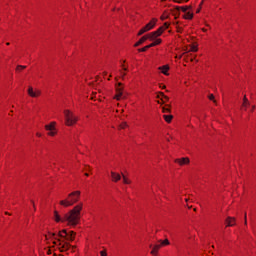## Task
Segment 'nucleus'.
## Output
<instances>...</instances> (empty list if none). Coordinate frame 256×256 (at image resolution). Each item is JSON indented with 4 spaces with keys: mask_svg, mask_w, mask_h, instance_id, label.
<instances>
[{
    "mask_svg": "<svg viewBox=\"0 0 256 256\" xmlns=\"http://www.w3.org/2000/svg\"><path fill=\"white\" fill-rule=\"evenodd\" d=\"M81 211H83V203H79L66 213V224L68 227H77L81 223Z\"/></svg>",
    "mask_w": 256,
    "mask_h": 256,
    "instance_id": "1",
    "label": "nucleus"
},
{
    "mask_svg": "<svg viewBox=\"0 0 256 256\" xmlns=\"http://www.w3.org/2000/svg\"><path fill=\"white\" fill-rule=\"evenodd\" d=\"M79 199H81V191L76 190L68 194L66 199L61 200L59 205H61V207H73L75 203H79Z\"/></svg>",
    "mask_w": 256,
    "mask_h": 256,
    "instance_id": "2",
    "label": "nucleus"
},
{
    "mask_svg": "<svg viewBox=\"0 0 256 256\" xmlns=\"http://www.w3.org/2000/svg\"><path fill=\"white\" fill-rule=\"evenodd\" d=\"M79 121V116L71 110H64V123L66 127H74Z\"/></svg>",
    "mask_w": 256,
    "mask_h": 256,
    "instance_id": "3",
    "label": "nucleus"
},
{
    "mask_svg": "<svg viewBox=\"0 0 256 256\" xmlns=\"http://www.w3.org/2000/svg\"><path fill=\"white\" fill-rule=\"evenodd\" d=\"M56 121H51L48 124L44 125V130L46 131L47 137H57L59 135V128L57 127Z\"/></svg>",
    "mask_w": 256,
    "mask_h": 256,
    "instance_id": "4",
    "label": "nucleus"
},
{
    "mask_svg": "<svg viewBox=\"0 0 256 256\" xmlns=\"http://www.w3.org/2000/svg\"><path fill=\"white\" fill-rule=\"evenodd\" d=\"M76 235L77 233H75V231L70 230L67 232L66 229H63L58 233V237L67 243L75 241Z\"/></svg>",
    "mask_w": 256,
    "mask_h": 256,
    "instance_id": "5",
    "label": "nucleus"
},
{
    "mask_svg": "<svg viewBox=\"0 0 256 256\" xmlns=\"http://www.w3.org/2000/svg\"><path fill=\"white\" fill-rule=\"evenodd\" d=\"M54 245L60 251V253H65L71 249V244L62 238L54 240Z\"/></svg>",
    "mask_w": 256,
    "mask_h": 256,
    "instance_id": "6",
    "label": "nucleus"
},
{
    "mask_svg": "<svg viewBox=\"0 0 256 256\" xmlns=\"http://www.w3.org/2000/svg\"><path fill=\"white\" fill-rule=\"evenodd\" d=\"M114 99L116 101H121V99H125V84L119 82L115 85Z\"/></svg>",
    "mask_w": 256,
    "mask_h": 256,
    "instance_id": "7",
    "label": "nucleus"
},
{
    "mask_svg": "<svg viewBox=\"0 0 256 256\" xmlns=\"http://www.w3.org/2000/svg\"><path fill=\"white\" fill-rule=\"evenodd\" d=\"M157 25V18H152L149 23H147L144 27H142L139 32L138 35L141 36L145 33H147V31H151V29H154V27Z\"/></svg>",
    "mask_w": 256,
    "mask_h": 256,
    "instance_id": "8",
    "label": "nucleus"
},
{
    "mask_svg": "<svg viewBox=\"0 0 256 256\" xmlns=\"http://www.w3.org/2000/svg\"><path fill=\"white\" fill-rule=\"evenodd\" d=\"M53 219L55 223H66V214H61L59 211L55 210L53 214Z\"/></svg>",
    "mask_w": 256,
    "mask_h": 256,
    "instance_id": "9",
    "label": "nucleus"
},
{
    "mask_svg": "<svg viewBox=\"0 0 256 256\" xmlns=\"http://www.w3.org/2000/svg\"><path fill=\"white\" fill-rule=\"evenodd\" d=\"M45 239H46L47 243H53V245H55V241H57V239H59V234H55L53 232H48L47 234H45Z\"/></svg>",
    "mask_w": 256,
    "mask_h": 256,
    "instance_id": "10",
    "label": "nucleus"
},
{
    "mask_svg": "<svg viewBox=\"0 0 256 256\" xmlns=\"http://www.w3.org/2000/svg\"><path fill=\"white\" fill-rule=\"evenodd\" d=\"M28 95L29 97L37 98L41 97V90L35 89L32 86L28 87Z\"/></svg>",
    "mask_w": 256,
    "mask_h": 256,
    "instance_id": "11",
    "label": "nucleus"
},
{
    "mask_svg": "<svg viewBox=\"0 0 256 256\" xmlns=\"http://www.w3.org/2000/svg\"><path fill=\"white\" fill-rule=\"evenodd\" d=\"M250 107L251 103L249 102V99H247V96H244L242 100L241 111H249Z\"/></svg>",
    "mask_w": 256,
    "mask_h": 256,
    "instance_id": "12",
    "label": "nucleus"
},
{
    "mask_svg": "<svg viewBox=\"0 0 256 256\" xmlns=\"http://www.w3.org/2000/svg\"><path fill=\"white\" fill-rule=\"evenodd\" d=\"M110 178L113 183H119V181H121V174L115 171H111Z\"/></svg>",
    "mask_w": 256,
    "mask_h": 256,
    "instance_id": "13",
    "label": "nucleus"
},
{
    "mask_svg": "<svg viewBox=\"0 0 256 256\" xmlns=\"http://www.w3.org/2000/svg\"><path fill=\"white\" fill-rule=\"evenodd\" d=\"M174 163H177V165H180V167H183V165H189L190 160L187 157L177 158L174 160Z\"/></svg>",
    "mask_w": 256,
    "mask_h": 256,
    "instance_id": "14",
    "label": "nucleus"
},
{
    "mask_svg": "<svg viewBox=\"0 0 256 256\" xmlns=\"http://www.w3.org/2000/svg\"><path fill=\"white\" fill-rule=\"evenodd\" d=\"M237 220L235 217L228 216L225 220L226 227H235Z\"/></svg>",
    "mask_w": 256,
    "mask_h": 256,
    "instance_id": "15",
    "label": "nucleus"
},
{
    "mask_svg": "<svg viewBox=\"0 0 256 256\" xmlns=\"http://www.w3.org/2000/svg\"><path fill=\"white\" fill-rule=\"evenodd\" d=\"M158 37H161V36L157 31L146 34V39H148L149 41H155V39H158Z\"/></svg>",
    "mask_w": 256,
    "mask_h": 256,
    "instance_id": "16",
    "label": "nucleus"
},
{
    "mask_svg": "<svg viewBox=\"0 0 256 256\" xmlns=\"http://www.w3.org/2000/svg\"><path fill=\"white\" fill-rule=\"evenodd\" d=\"M183 55H184V60L186 61V63H189V61H191V62L195 61V55L189 53V51L184 52Z\"/></svg>",
    "mask_w": 256,
    "mask_h": 256,
    "instance_id": "17",
    "label": "nucleus"
},
{
    "mask_svg": "<svg viewBox=\"0 0 256 256\" xmlns=\"http://www.w3.org/2000/svg\"><path fill=\"white\" fill-rule=\"evenodd\" d=\"M129 72V67H124L123 69L119 70V77L122 81H125V77H127V73Z\"/></svg>",
    "mask_w": 256,
    "mask_h": 256,
    "instance_id": "18",
    "label": "nucleus"
},
{
    "mask_svg": "<svg viewBox=\"0 0 256 256\" xmlns=\"http://www.w3.org/2000/svg\"><path fill=\"white\" fill-rule=\"evenodd\" d=\"M161 247H162V246H161L160 243L155 244V245L152 247L151 255L157 256V254L159 253V249H161Z\"/></svg>",
    "mask_w": 256,
    "mask_h": 256,
    "instance_id": "19",
    "label": "nucleus"
},
{
    "mask_svg": "<svg viewBox=\"0 0 256 256\" xmlns=\"http://www.w3.org/2000/svg\"><path fill=\"white\" fill-rule=\"evenodd\" d=\"M159 70L163 75L169 76V65L160 66Z\"/></svg>",
    "mask_w": 256,
    "mask_h": 256,
    "instance_id": "20",
    "label": "nucleus"
},
{
    "mask_svg": "<svg viewBox=\"0 0 256 256\" xmlns=\"http://www.w3.org/2000/svg\"><path fill=\"white\" fill-rule=\"evenodd\" d=\"M145 41H148L146 35L142 36V37L139 39V41H137V42L134 44V47H139V45H143V43H145Z\"/></svg>",
    "mask_w": 256,
    "mask_h": 256,
    "instance_id": "21",
    "label": "nucleus"
},
{
    "mask_svg": "<svg viewBox=\"0 0 256 256\" xmlns=\"http://www.w3.org/2000/svg\"><path fill=\"white\" fill-rule=\"evenodd\" d=\"M152 41L153 42L150 43V47H157V45H161V43H163V40L161 38H156Z\"/></svg>",
    "mask_w": 256,
    "mask_h": 256,
    "instance_id": "22",
    "label": "nucleus"
},
{
    "mask_svg": "<svg viewBox=\"0 0 256 256\" xmlns=\"http://www.w3.org/2000/svg\"><path fill=\"white\" fill-rule=\"evenodd\" d=\"M199 51V48L197 47V44L190 45V48L188 49V53H197Z\"/></svg>",
    "mask_w": 256,
    "mask_h": 256,
    "instance_id": "23",
    "label": "nucleus"
},
{
    "mask_svg": "<svg viewBox=\"0 0 256 256\" xmlns=\"http://www.w3.org/2000/svg\"><path fill=\"white\" fill-rule=\"evenodd\" d=\"M184 19H193V11L192 10H189L188 12H184V15H183Z\"/></svg>",
    "mask_w": 256,
    "mask_h": 256,
    "instance_id": "24",
    "label": "nucleus"
},
{
    "mask_svg": "<svg viewBox=\"0 0 256 256\" xmlns=\"http://www.w3.org/2000/svg\"><path fill=\"white\" fill-rule=\"evenodd\" d=\"M149 49H151V45H150V44L144 46L143 48H139V49H138V52H139V53H145V51H149Z\"/></svg>",
    "mask_w": 256,
    "mask_h": 256,
    "instance_id": "25",
    "label": "nucleus"
},
{
    "mask_svg": "<svg viewBox=\"0 0 256 256\" xmlns=\"http://www.w3.org/2000/svg\"><path fill=\"white\" fill-rule=\"evenodd\" d=\"M163 119L166 123H171V121H173V115H163Z\"/></svg>",
    "mask_w": 256,
    "mask_h": 256,
    "instance_id": "26",
    "label": "nucleus"
},
{
    "mask_svg": "<svg viewBox=\"0 0 256 256\" xmlns=\"http://www.w3.org/2000/svg\"><path fill=\"white\" fill-rule=\"evenodd\" d=\"M165 28L163 26H160L157 30L156 33H158V35L162 36L163 33H165Z\"/></svg>",
    "mask_w": 256,
    "mask_h": 256,
    "instance_id": "27",
    "label": "nucleus"
},
{
    "mask_svg": "<svg viewBox=\"0 0 256 256\" xmlns=\"http://www.w3.org/2000/svg\"><path fill=\"white\" fill-rule=\"evenodd\" d=\"M123 183H124V185H131V179H129L127 176L123 175Z\"/></svg>",
    "mask_w": 256,
    "mask_h": 256,
    "instance_id": "28",
    "label": "nucleus"
},
{
    "mask_svg": "<svg viewBox=\"0 0 256 256\" xmlns=\"http://www.w3.org/2000/svg\"><path fill=\"white\" fill-rule=\"evenodd\" d=\"M24 69H27V66L18 65V66L16 67L17 73H21V71H24Z\"/></svg>",
    "mask_w": 256,
    "mask_h": 256,
    "instance_id": "29",
    "label": "nucleus"
},
{
    "mask_svg": "<svg viewBox=\"0 0 256 256\" xmlns=\"http://www.w3.org/2000/svg\"><path fill=\"white\" fill-rule=\"evenodd\" d=\"M163 113H170L171 112V106L166 105L162 108Z\"/></svg>",
    "mask_w": 256,
    "mask_h": 256,
    "instance_id": "30",
    "label": "nucleus"
},
{
    "mask_svg": "<svg viewBox=\"0 0 256 256\" xmlns=\"http://www.w3.org/2000/svg\"><path fill=\"white\" fill-rule=\"evenodd\" d=\"M180 9L183 13H187L188 11H191V7L189 6H182Z\"/></svg>",
    "mask_w": 256,
    "mask_h": 256,
    "instance_id": "31",
    "label": "nucleus"
},
{
    "mask_svg": "<svg viewBox=\"0 0 256 256\" xmlns=\"http://www.w3.org/2000/svg\"><path fill=\"white\" fill-rule=\"evenodd\" d=\"M159 244L161 245V247H166V245H169V240L165 239V240L159 242Z\"/></svg>",
    "mask_w": 256,
    "mask_h": 256,
    "instance_id": "32",
    "label": "nucleus"
},
{
    "mask_svg": "<svg viewBox=\"0 0 256 256\" xmlns=\"http://www.w3.org/2000/svg\"><path fill=\"white\" fill-rule=\"evenodd\" d=\"M165 93L163 92H159L158 95H157V98L160 99V101H163V99L165 98Z\"/></svg>",
    "mask_w": 256,
    "mask_h": 256,
    "instance_id": "33",
    "label": "nucleus"
},
{
    "mask_svg": "<svg viewBox=\"0 0 256 256\" xmlns=\"http://www.w3.org/2000/svg\"><path fill=\"white\" fill-rule=\"evenodd\" d=\"M129 127V125H127V122H122L120 125H119V129H127Z\"/></svg>",
    "mask_w": 256,
    "mask_h": 256,
    "instance_id": "34",
    "label": "nucleus"
},
{
    "mask_svg": "<svg viewBox=\"0 0 256 256\" xmlns=\"http://www.w3.org/2000/svg\"><path fill=\"white\" fill-rule=\"evenodd\" d=\"M201 9H203V0L199 4L198 8L196 9V13H201Z\"/></svg>",
    "mask_w": 256,
    "mask_h": 256,
    "instance_id": "35",
    "label": "nucleus"
},
{
    "mask_svg": "<svg viewBox=\"0 0 256 256\" xmlns=\"http://www.w3.org/2000/svg\"><path fill=\"white\" fill-rule=\"evenodd\" d=\"M255 109H256V106L255 105H251L248 109V113H254L255 112Z\"/></svg>",
    "mask_w": 256,
    "mask_h": 256,
    "instance_id": "36",
    "label": "nucleus"
},
{
    "mask_svg": "<svg viewBox=\"0 0 256 256\" xmlns=\"http://www.w3.org/2000/svg\"><path fill=\"white\" fill-rule=\"evenodd\" d=\"M169 101V96H164L163 100L158 101V103H167Z\"/></svg>",
    "mask_w": 256,
    "mask_h": 256,
    "instance_id": "37",
    "label": "nucleus"
},
{
    "mask_svg": "<svg viewBox=\"0 0 256 256\" xmlns=\"http://www.w3.org/2000/svg\"><path fill=\"white\" fill-rule=\"evenodd\" d=\"M169 25H171L169 22H165L162 27L164 28V30L167 31V28L169 27Z\"/></svg>",
    "mask_w": 256,
    "mask_h": 256,
    "instance_id": "38",
    "label": "nucleus"
},
{
    "mask_svg": "<svg viewBox=\"0 0 256 256\" xmlns=\"http://www.w3.org/2000/svg\"><path fill=\"white\" fill-rule=\"evenodd\" d=\"M208 99H209L210 101H213V102L215 103V96H214L213 94H210V95L208 96Z\"/></svg>",
    "mask_w": 256,
    "mask_h": 256,
    "instance_id": "39",
    "label": "nucleus"
},
{
    "mask_svg": "<svg viewBox=\"0 0 256 256\" xmlns=\"http://www.w3.org/2000/svg\"><path fill=\"white\" fill-rule=\"evenodd\" d=\"M101 256H107V250H102L100 251Z\"/></svg>",
    "mask_w": 256,
    "mask_h": 256,
    "instance_id": "40",
    "label": "nucleus"
},
{
    "mask_svg": "<svg viewBox=\"0 0 256 256\" xmlns=\"http://www.w3.org/2000/svg\"><path fill=\"white\" fill-rule=\"evenodd\" d=\"M176 3H187L189 0H174Z\"/></svg>",
    "mask_w": 256,
    "mask_h": 256,
    "instance_id": "41",
    "label": "nucleus"
},
{
    "mask_svg": "<svg viewBox=\"0 0 256 256\" xmlns=\"http://www.w3.org/2000/svg\"><path fill=\"white\" fill-rule=\"evenodd\" d=\"M91 99H97V92H92Z\"/></svg>",
    "mask_w": 256,
    "mask_h": 256,
    "instance_id": "42",
    "label": "nucleus"
},
{
    "mask_svg": "<svg viewBox=\"0 0 256 256\" xmlns=\"http://www.w3.org/2000/svg\"><path fill=\"white\" fill-rule=\"evenodd\" d=\"M70 249L72 253H75V251L77 250V246H70Z\"/></svg>",
    "mask_w": 256,
    "mask_h": 256,
    "instance_id": "43",
    "label": "nucleus"
},
{
    "mask_svg": "<svg viewBox=\"0 0 256 256\" xmlns=\"http://www.w3.org/2000/svg\"><path fill=\"white\" fill-rule=\"evenodd\" d=\"M36 137H38L39 139H41V137H43V134L41 132H37L36 133Z\"/></svg>",
    "mask_w": 256,
    "mask_h": 256,
    "instance_id": "44",
    "label": "nucleus"
},
{
    "mask_svg": "<svg viewBox=\"0 0 256 256\" xmlns=\"http://www.w3.org/2000/svg\"><path fill=\"white\" fill-rule=\"evenodd\" d=\"M177 33H183V27H178L177 28Z\"/></svg>",
    "mask_w": 256,
    "mask_h": 256,
    "instance_id": "45",
    "label": "nucleus"
},
{
    "mask_svg": "<svg viewBox=\"0 0 256 256\" xmlns=\"http://www.w3.org/2000/svg\"><path fill=\"white\" fill-rule=\"evenodd\" d=\"M85 171H91V167L90 166H85Z\"/></svg>",
    "mask_w": 256,
    "mask_h": 256,
    "instance_id": "46",
    "label": "nucleus"
},
{
    "mask_svg": "<svg viewBox=\"0 0 256 256\" xmlns=\"http://www.w3.org/2000/svg\"><path fill=\"white\" fill-rule=\"evenodd\" d=\"M184 55L176 56V59H183Z\"/></svg>",
    "mask_w": 256,
    "mask_h": 256,
    "instance_id": "47",
    "label": "nucleus"
},
{
    "mask_svg": "<svg viewBox=\"0 0 256 256\" xmlns=\"http://www.w3.org/2000/svg\"><path fill=\"white\" fill-rule=\"evenodd\" d=\"M165 19H167V17H165V15H162V16H161V20H162V21H165Z\"/></svg>",
    "mask_w": 256,
    "mask_h": 256,
    "instance_id": "48",
    "label": "nucleus"
},
{
    "mask_svg": "<svg viewBox=\"0 0 256 256\" xmlns=\"http://www.w3.org/2000/svg\"><path fill=\"white\" fill-rule=\"evenodd\" d=\"M203 33H207V28H202Z\"/></svg>",
    "mask_w": 256,
    "mask_h": 256,
    "instance_id": "49",
    "label": "nucleus"
},
{
    "mask_svg": "<svg viewBox=\"0 0 256 256\" xmlns=\"http://www.w3.org/2000/svg\"><path fill=\"white\" fill-rule=\"evenodd\" d=\"M185 203H189V198H184Z\"/></svg>",
    "mask_w": 256,
    "mask_h": 256,
    "instance_id": "50",
    "label": "nucleus"
},
{
    "mask_svg": "<svg viewBox=\"0 0 256 256\" xmlns=\"http://www.w3.org/2000/svg\"><path fill=\"white\" fill-rule=\"evenodd\" d=\"M245 224L247 225V214H245Z\"/></svg>",
    "mask_w": 256,
    "mask_h": 256,
    "instance_id": "51",
    "label": "nucleus"
},
{
    "mask_svg": "<svg viewBox=\"0 0 256 256\" xmlns=\"http://www.w3.org/2000/svg\"><path fill=\"white\" fill-rule=\"evenodd\" d=\"M125 67H127V66H125V64H122V65H121V68H122V69H125Z\"/></svg>",
    "mask_w": 256,
    "mask_h": 256,
    "instance_id": "52",
    "label": "nucleus"
},
{
    "mask_svg": "<svg viewBox=\"0 0 256 256\" xmlns=\"http://www.w3.org/2000/svg\"><path fill=\"white\" fill-rule=\"evenodd\" d=\"M84 175H85V177H89V173H87V172Z\"/></svg>",
    "mask_w": 256,
    "mask_h": 256,
    "instance_id": "53",
    "label": "nucleus"
},
{
    "mask_svg": "<svg viewBox=\"0 0 256 256\" xmlns=\"http://www.w3.org/2000/svg\"><path fill=\"white\" fill-rule=\"evenodd\" d=\"M152 191H155V186H152Z\"/></svg>",
    "mask_w": 256,
    "mask_h": 256,
    "instance_id": "54",
    "label": "nucleus"
},
{
    "mask_svg": "<svg viewBox=\"0 0 256 256\" xmlns=\"http://www.w3.org/2000/svg\"><path fill=\"white\" fill-rule=\"evenodd\" d=\"M165 87H166V86H165V85H163V86H162V89H165Z\"/></svg>",
    "mask_w": 256,
    "mask_h": 256,
    "instance_id": "55",
    "label": "nucleus"
},
{
    "mask_svg": "<svg viewBox=\"0 0 256 256\" xmlns=\"http://www.w3.org/2000/svg\"><path fill=\"white\" fill-rule=\"evenodd\" d=\"M6 45H9V42H7Z\"/></svg>",
    "mask_w": 256,
    "mask_h": 256,
    "instance_id": "56",
    "label": "nucleus"
},
{
    "mask_svg": "<svg viewBox=\"0 0 256 256\" xmlns=\"http://www.w3.org/2000/svg\"><path fill=\"white\" fill-rule=\"evenodd\" d=\"M123 63H126V61L124 60Z\"/></svg>",
    "mask_w": 256,
    "mask_h": 256,
    "instance_id": "57",
    "label": "nucleus"
}]
</instances>
